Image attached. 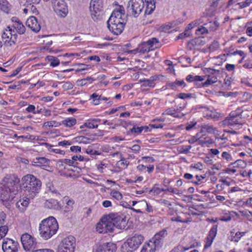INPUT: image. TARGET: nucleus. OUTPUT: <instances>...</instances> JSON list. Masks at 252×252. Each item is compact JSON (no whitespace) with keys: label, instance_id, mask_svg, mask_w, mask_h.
Listing matches in <instances>:
<instances>
[{"label":"nucleus","instance_id":"1","mask_svg":"<svg viewBox=\"0 0 252 252\" xmlns=\"http://www.w3.org/2000/svg\"><path fill=\"white\" fill-rule=\"evenodd\" d=\"M18 179L5 178L0 184V194L2 201H10L17 192Z\"/></svg>","mask_w":252,"mask_h":252},{"label":"nucleus","instance_id":"2","mask_svg":"<svg viewBox=\"0 0 252 252\" xmlns=\"http://www.w3.org/2000/svg\"><path fill=\"white\" fill-rule=\"evenodd\" d=\"M22 181L26 194L29 198H33L39 193L42 183L37 177L32 174H27L22 178Z\"/></svg>","mask_w":252,"mask_h":252},{"label":"nucleus","instance_id":"3","mask_svg":"<svg viewBox=\"0 0 252 252\" xmlns=\"http://www.w3.org/2000/svg\"><path fill=\"white\" fill-rule=\"evenodd\" d=\"M59 229L58 222L53 217L43 220L39 227L40 236L45 240H48L55 234Z\"/></svg>","mask_w":252,"mask_h":252},{"label":"nucleus","instance_id":"4","mask_svg":"<svg viewBox=\"0 0 252 252\" xmlns=\"http://www.w3.org/2000/svg\"><path fill=\"white\" fill-rule=\"evenodd\" d=\"M141 234H135L127 239L121 246L122 252H133L136 250L144 241Z\"/></svg>","mask_w":252,"mask_h":252},{"label":"nucleus","instance_id":"5","mask_svg":"<svg viewBox=\"0 0 252 252\" xmlns=\"http://www.w3.org/2000/svg\"><path fill=\"white\" fill-rule=\"evenodd\" d=\"M18 35L10 26L5 28L2 33L1 39L3 40L4 46L7 48L14 47L17 41Z\"/></svg>","mask_w":252,"mask_h":252},{"label":"nucleus","instance_id":"6","mask_svg":"<svg viewBox=\"0 0 252 252\" xmlns=\"http://www.w3.org/2000/svg\"><path fill=\"white\" fill-rule=\"evenodd\" d=\"M89 10L91 18L94 21H98L102 19L103 6L100 0H91Z\"/></svg>","mask_w":252,"mask_h":252},{"label":"nucleus","instance_id":"7","mask_svg":"<svg viewBox=\"0 0 252 252\" xmlns=\"http://www.w3.org/2000/svg\"><path fill=\"white\" fill-rule=\"evenodd\" d=\"M144 6L143 0H130L127 4V10L130 15L136 18L143 12Z\"/></svg>","mask_w":252,"mask_h":252},{"label":"nucleus","instance_id":"8","mask_svg":"<svg viewBox=\"0 0 252 252\" xmlns=\"http://www.w3.org/2000/svg\"><path fill=\"white\" fill-rule=\"evenodd\" d=\"M21 240L23 248L26 251H30L36 248V239L28 233L23 234L21 237Z\"/></svg>","mask_w":252,"mask_h":252},{"label":"nucleus","instance_id":"9","mask_svg":"<svg viewBox=\"0 0 252 252\" xmlns=\"http://www.w3.org/2000/svg\"><path fill=\"white\" fill-rule=\"evenodd\" d=\"M96 229L99 233H105L113 231V224L110 221V216L102 218L97 223Z\"/></svg>","mask_w":252,"mask_h":252},{"label":"nucleus","instance_id":"10","mask_svg":"<svg viewBox=\"0 0 252 252\" xmlns=\"http://www.w3.org/2000/svg\"><path fill=\"white\" fill-rule=\"evenodd\" d=\"M107 23L109 31L115 35L120 34L122 32L126 24V22L113 20V18H109Z\"/></svg>","mask_w":252,"mask_h":252},{"label":"nucleus","instance_id":"11","mask_svg":"<svg viewBox=\"0 0 252 252\" xmlns=\"http://www.w3.org/2000/svg\"><path fill=\"white\" fill-rule=\"evenodd\" d=\"M54 11L61 17H65L68 13V8L63 0H52Z\"/></svg>","mask_w":252,"mask_h":252},{"label":"nucleus","instance_id":"12","mask_svg":"<svg viewBox=\"0 0 252 252\" xmlns=\"http://www.w3.org/2000/svg\"><path fill=\"white\" fill-rule=\"evenodd\" d=\"M19 248L17 241L8 238L3 239L2 245L3 252H18Z\"/></svg>","mask_w":252,"mask_h":252},{"label":"nucleus","instance_id":"13","mask_svg":"<svg viewBox=\"0 0 252 252\" xmlns=\"http://www.w3.org/2000/svg\"><path fill=\"white\" fill-rule=\"evenodd\" d=\"M110 221L113 224V230L115 227L120 229H124L126 224V220L117 214L113 215L112 217H110Z\"/></svg>","mask_w":252,"mask_h":252},{"label":"nucleus","instance_id":"14","mask_svg":"<svg viewBox=\"0 0 252 252\" xmlns=\"http://www.w3.org/2000/svg\"><path fill=\"white\" fill-rule=\"evenodd\" d=\"M75 238L72 236H69L64 238L61 243L60 244V246L65 248L71 252H74L75 247Z\"/></svg>","mask_w":252,"mask_h":252},{"label":"nucleus","instance_id":"15","mask_svg":"<svg viewBox=\"0 0 252 252\" xmlns=\"http://www.w3.org/2000/svg\"><path fill=\"white\" fill-rule=\"evenodd\" d=\"M167 231L165 229L157 233L150 241L156 245L157 248L160 249L163 246L164 238L167 235Z\"/></svg>","mask_w":252,"mask_h":252},{"label":"nucleus","instance_id":"16","mask_svg":"<svg viewBox=\"0 0 252 252\" xmlns=\"http://www.w3.org/2000/svg\"><path fill=\"white\" fill-rule=\"evenodd\" d=\"M12 25L10 26L13 30L15 29L16 33L22 34L26 31V28L23 23L16 17L11 18Z\"/></svg>","mask_w":252,"mask_h":252},{"label":"nucleus","instance_id":"17","mask_svg":"<svg viewBox=\"0 0 252 252\" xmlns=\"http://www.w3.org/2000/svg\"><path fill=\"white\" fill-rule=\"evenodd\" d=\"M109 18H113V20L126 22L125 12L124 8L120 6L118 9L114 10Z\"/></svg>","mask_w":252,"mask_h":252},{"label":"nucleus","instance_id":"18","mask_svg":"<svg viewBox=\"0 0 252 252\" xmlns=\"http://www.w3.org/2000/svg\"><path fill=\"white\" fill-rule=\"evenodd\" d=\"M50 160L44 157H37L32 162V165L47 170V168L50 167Z\"/></svg>","mask_w":252,"mask_h":252},{"label":"nucleus","instance_id":"19","mask_svg":"<svg viewBox=\"0 0 252 252\" xmlns=\"http://www.w3.org/2000/svg\"><path fill=\"white\" fill-rule=\"evenodd\" d=\"M26 25L32 31L37 32L40 30V25L37 22L35 17L30 16L26 21Z\"/></svg>","mask_w":252,"mask_h":252},{"label":"nucleus","instance_id":"20","mask_svg":"<svg viewBox=\"0 0 252 252\" xmlns=\"http://www.w3.org/2000/svg\"><path fill=\"white\" fill-rule=\"evenodd\" d=\"M217 225H214L209 231V234L206 238V244L204 246L205 248L209 247L213 243L217 233Z\"/></svg>","mask_w":252,"mask_h":252},{"label":"nucleus","instance_id":"21","mask_svg":"<svg viewBox=\"0 0 252 252\" xmlns=\"http://www.w3.org/2000/svg\"><path fill=\"white\" fill-rule=\"evenodd\" d=\"M44 205L46 208L50 209L59 210L61 209V205L60 202L57 200L52 198L47 200Z\"/></svg>","mask_w":252,"mask_h":252},{"label":"nucleus","instance_id":"22","mask_svg":"<svg viewBox=\"0 0 252 252\" xmlns=\"http://www.w3.org/2000/svg\"><path fill=\"white\" fill-rule=\"evenodd\" d=\"M115 246L111 243H107L99 246L96 250V252H114Z\"/></svg>","mask_w":252,"mask_h":252},{"label":"nucleus","instance_id":"23","mask_svg":"<svg viewBox=\"0 0 252 252\" xmlns=\"http://www.w3.org/2000/svg\"><path fill=\"white\" fill-rule=\"evenodd\" d=\"M205 132L214 134L215 136H219L220 134V132L218 130L216 129L213 126L209 124L202 126L201 132L204 133Z\"/></svg>","mask_w":252,"mask_h":252},{"label":"nucleus","instance_id":"24","mask_svg":"<svg viewBox=\"0 0 252 252\" xmlns=\"http://www.w3.org/2000/svg\"><path fill=\"white\" fill-rule=\"evenodd\" d=\"M224 124L233 126L236 124V112L235 111H232L230 114L229 117L225 119L223 122Z\"/></svg>","mask_w":252,"mask_h":252},{"label":"nucleus","instance_id":"25","mask_svg":"<svg viewBox=\"0 0 252 252\" xmlns=\"http://www.w3.org/2000/svg\"><path fill=\"white\" fill-rule=\"evenodd\" d=\"M29 204V198L27 197H24L22 199H20L16 204V207L19 210L23 212L25 211L26 207H28Z\"/></svg>","mask_w":252,"mask_h":252},{"label":"nucleus","instance_id":"26","mask_svg":"<svg viewBox=\"0 0 252 252\" xmlns=\"http://www.w3.org/2000/svg\"><path fill=\"white\" fill-rule=\"evenodd\" d=\"M159 250L155 245L150 240L148 243L145 244L141 251V252H155L156 250Z\"/></svg>","mask_w":252,"mask_h":252},{"label":"nucleus","instance_id":"27","mask_svg":"<svg viewBox=\"0 0 252 252\" xmlns=\"http://www.w3.org/2000/svg\"><path fill=\"white\" fill-rule=\"evenodd\" d=\"M146 9L145 14H151L156 8L155 1L154 0H145Z\"/></svg>","mask_w":252,"mask_h":252},{"label":"nucleus","instance_id":"28","mask_svg":"<svg viewBox=\"0 0 252 252\" xmlns=\"http://www.w3.org/2000/svg\"><path fill=\"white\" fill-rule=\"evenodd\" d=\"M163 115H171L173 117L178 118H181L185 115L184 114L178 112L177 110L172 108H170L166 109L165 111L163 113Z\"/></svg>","mask_w":252,"mask_h":252},{"label":"nucleus","instance_id":"29","mask_svg":"<svg viewBox=\"0 0 252 252\" xmlns=\"http://www.w3.org/2000/svg\"><path fill=\"white\" fill-rule=\"evenodd\" d=\"M187 86L185 81L183 80H176L175 81L173 82H169L167 84V86L170 88L171 89L176 90L177 89L178 87L184 86V87Z\"/></svg>","mask_w":252,"mask_h":252},{"label":"nucleus","instance_id":"30","mask_svg":"<svg viewBox=\"0 0 252 252\" xmlns=\"http://www.w3.org/2000/svg\"><path fill=\"white\" fill-rule=\"evenodd\" d=\"M148 127L147 126H133L130 129V130L127 131L126 133L127 135H130L131 134H139L141 133V132L145 129V131H148Z\"/></svg>","mask_w":252,"mask_h":252},{"label":"nucleus","instance_id":"31","mask_svg":"<svg viewBox=\"0 0 252 252\" xmlns=\"http://www.w3.org/2000/svg\"><path fill=\"white\" fill-rule=\"evenodd\" d=\"M146 42L151 51L160 46L158 39L155 37L152 38Z\"/></svg>","mask_w":252,"mask_h":252},{"label":"nucleus","instance_id":"32","mask_svg":"<svg viewBox=\"0 0 252 252\" xmlns=\"http://www.w3.org/2000/svg\"><path fill=\"white\" fill-rule=\"evenodd\" d=\"M239 191L238 195L240 196V198L239 199V201H237V205L242 206L244 204L246 203V201H243L242 200L244 199V198L245 196H248V191H246L241 190V189L238 190L237 189V191Z\"/></svg>","mask_w":252,"mask_h":252},{"label":"nucleus","instance_id":"33","mask_svg":"<svg viewBox=\"0 0 252 252\" xmlns=\"http://www.w3.org/2000/svg\"><path fill=\"white\" fill-rule=\"evenodd\" d=\"M129 162L128 160L123 157L122 155H120V160L116 163V166L119 168H126Z\"/></svg>","mask_w":252,"mask_h":252},{"label":"nucleus","instance_id":"34","mask_svg":"<svg viewBox=\"0 0 252 252\" xmlns=\"http://www.w3.org/2000/svg\"><path fill=\"white\" fill-rule=\"evenodd\" d=\"M138 50H139V52L141 53L149 52L151 51L146 41H144L141 43L138 46Z\"/></svg>","mask_w":252,"mask_h":252},{"label":"nucleus","instance_id":"35","mask_svg":"<svg viewBox=\"0 0 252 252\" xmlns=\"http://www.w3.org/2000/svg\"><path fill=\"white\" fill-rule=\"evenodd\" d=\"M76 123V119L71 117L68 118L62 121V124L66 127H70Z\"/></svg>","mask_w":252,"mask_h":252},{"label":"nucleus","instance_id":"36","mask_svg":"<svg viewBox=\"0 0 252 252\" xmlns=\"http://www.w3.org/2000/svg\"><path fill=\"white\" fill-rule=\"evenodd\" d=\"M208 77L206 81L203 83V86L204 87H208L209 85H211L217 81V78L214 75H208Z\"/></svg>","mask_w":252,"mask_h":252},{"label":"nucleus","instance_id":"37","mask_svg":"<svg viewBox=\"0 0 252 252\" xmlns=\"http://www.w3.org/2000/svg\"><path fill=\"white\" fill-rule=\"evenodd\" d=\"M0 8L4 12L8 13L10 9V5L6 0H0Z\"/></svg>","mask_w":252,"mask_h":252},{"label":"nucleus","instance_id":"38","mask_svg":"<svg viewBox=\"0 0 252 252\" xmlns=\"http://www.w3.org/2000/svg\"><path fill=\"white\" fill-rule=\"evenodd\" d=\"M47 59L50 62V65L53 67L58 66L60 64L59 60L55 57L48 56L47 57Z\"/></svg>","mask_w":252,"mask_h":252},{"label":"nucleus","instance_id":"39","mask_svg":"<svg viewBox=\"0 0 252 252\" xmlns=\"http://www.w3.org/2000/svg\"><path fill=\"white\" fill-rule=\"evenodd\" d=\"M139 203V206L140 207H146V210L148 213L153 212V209L151 205L148 204L145 200H142Z\"/></svg>","mask_w":252,"mask_h":252},{"label":"nucleus","instance_id":"40","mask_svg":"<svg viewBox=\"0 0 252 252\" xmlns=\"http://www.w3.org/2000/svg\"><path fill=\"white\" fill-rule=\"evenodd\" d=\"M75 141L80 143H83L84 144H88L91 143L92 141L90 138H87L84 136H77L74 138Z\"/></svg>","mask_w":252,"mask_h":252},{"label":"nucleus","instance_id":"41","mask_svg":"<svg viewBox=\"0 0 252 252\" xmlns=\"http://www.w3.org/2000/svg\"><path fill=\"white\" fill-rule=\"evenodd\" d=\"M8 231V227L7 225H3L0 227V240L3 238Z\"/></svg>","mask_w":252,"mask_h":252},{"label":"nucleus","instance_id":"42","mask_svg":"<svg viewBox=\"0 0 252 252\" xmlns=\"http://www.w3.org/2000/svg\"><path fill=\"white\" fill-rule=\"evenodd\" d=\"M91 98L93 99V104L95 105L99 104L100 102V96L96 93H94L91 95Z\"/></svg>","mask_w":252,"mask_h":252},{"label":"nucleus","instance_id":"43","mask_svg":"<svg viewBox=\"0 0 252 252\" xmlns=\"http://www.w3.org/2000/svg\"><path fill=\"white\" fill-rule=\"evenodd\" d=\"M233 214L229 213V214H226L225 216H222L221 218V220L228 221L233 219L234 220H235V216L233 215V214H236V213L234 212H232Z\"/></svg>","mask_w":252,"mask_h":252},{"label":"nucleus","instance_id":"44","mask_svg":"<svg viewBox=\"0 0 252 252\" xmlns=\"http://www.w3.org/2000/svg\"><path fill=\"white\" fill-rule=\"evenodd\" d=\"M111 195L116 199L120 200L122 198V194L118 191L113 190L111 192Z\"/></svg>","mask_w":252,"mask_h":252},{"label":"nucleus","instance_id":"45","mask_svg":"<svg viewBox=\"0 0 252 252\" xmlns=\"http://www.w3.org/2000/svg\"><path fill=\"white\" fill-rule=\"evenodd\" d=\"M208 31L207 29V28L203 26L198 27V29L196 30V33L198 35L206 33H208Z\"/></svg>","mask_w":252,"mask_h":252},{"label":"nucleus","instance_id":"46","mask_svg":"<svg viewBox=\"0 0 252 252\" xmlns=\"http://www.w3.org/2000/svg\"><path fill=\"white\" fill-rule=\"evenodd\" d=\"M252 172L251 170L247 172L246 170H237V176L240 174L242 177H249Z\"/></svg>","mask_w":252,"mask_h":252},{"label":"nucleus","instance_id":"47","mask_svg":"<svg viewBox=\"0 0 252 252\" xmlns=\"http://www.w3.org/2000/svg\"><path fill=\"white\" fill-rule=\"evenodd\" d=\"M149 192L154 195H158L161 193L160 188L158 187L157 186L155 185Z\"/></svg>","mask_w":252,"mask_h":252},{"label":"nucleus","instance_id":"48","mask_svg":"<svg viewBox=\"0 0 252 252\" xmlns=\"http://www.w3.org/2000/svg\"><path fill=\"white\" fill-rule=\"evenodd\" d=\"M6 214L3 212H0V227L5 225Z\"/></svg>","mask_w":252,"mask_h":252},{"label":"nucleus","instance_id":"49","mask_svg":"<svg viewBox=\"0 0 252 252\" xmlns=\"http://www.w3.org/2000/svg\"><path fill=\"white\" fill-rule=\"evenodd\" d=\"M193 95V94H186L181 93L178 94V97L181 99H185L192 97Z\"/></svg>","mask_w":252,"mask_h":252},{"label":"nucleus","instance_id":"50","mask_svg":"<svg viewBox=\"0 0 252 252\" xmlns=\"http://www.w3.org/2000/svg\"><path fill=\"white\" fill-rule=\"evenodd\" d=\"M84 126L89 128H97L98 127V125L94 124L92 120L90 122L85 123Z\"/></svg>","mask_w":252,"mask_h":252},{"label":"nucleus","instance_id":"51","mask_svg":"<svg viewBox=\"0 0 252 252\" xmlns=\"http://www.w3.org/2000/svg\"><path fill=\"white\" fill-rule=\"evenodd\" d=\"M203 72L206 74H208V75H214L216 72H218V71L210 68H205L203 69Z\"/></svg>","mask_w":252,"mask_h":252},{"label":"nucleus","instance_id":"52","mask_svg":"<svg viewBox=\"0 0 252 252\" xmlns=\"http://www.w3.org/2000/svg\"><path fill=\"white\" fill-rule=\"evenodd\" d=\"M73 87V85L70 82H66L63 85V88L65 90H68L72 89Z\"/></svg>","mask_w":252,"mask_h":252},{"label":"nucleus","instance_id":"53","mask_svg":"<svg viewBox=\"0 0 252 252\" xmlns=\"http://www.w3.org/2000/svg\"><path fill=\"white\" fill-rule=\"evenodd\" d=\"M141 160L146 163H153L155 161L154 158L151 157H143Z\"/></svg>","mask_w":252,"mask_h":252},{"label":"nucleus","instance_id":"54","mask_svg":"<svg viewBox=\"0 0 252 252\" xmlns=\"http://www.w3.org/2000/svg\"><path fill=\"white\" fill-rule=\"evenodd\" d=\"M166 190H167V191L169 192L173 193L176 194H180L181 193V192H180V190L178 189L173 188L171 187H168L167 189H166Z\"/></svg>","mask_w":252,"mask_h":252},{"label":"nucleus","instance_id":"55","mask_svg":"<svg viewBox=\"0 0 252 252\" xmlns=\"http://www.w3.org/2000/svg\"><path fill=\"white\" fill-rule=\"evenodd\" d=\"M59 126L58 123L54 121L47 122L44 124V126H48L49 127H53L54 126Z\"/></svg>","mask_w":252,"mask_h":252},{"label":"nucleus","instance_id":"56","mask_svg":"<svg viewBox=\"0 0 252 252\" xmlns=\"http://www.w3.org/2000/svg\"><path fill=\"white\" fill-rule=\"evenodd\" d=\"M220 115H221V114L220 113H219L215 111H214V112L212 111L210 115V117L211 118H212V119L218 120L220 117V116H221Z\"/></svg>","mask_w":252,"mask_h":252},{"label":"nucleus","instance_id":"57","mask_svg":"<svg viewBox=\"0 0 252 252\" xmlns=\"http://www.w3.org/2000/svg\"><path fill=\"white\" fill-rule=\"evenodd\" d=\"M143 85L144 86L154 87L155 86V83H153L151 79L149 78V79L145 80L143 81Z\"/></svg>","mask_w":252,"mask_h":252},{"label":"nucleus","instance_id":"58","mask_svg":"<svg viewBox=\"0 0 252 252\" xmlns=\"http://www.w3.org/2000/svg\"><path fill=\"white\" fill-rule=\"evenodd\" d=\"M236 236V233L235 232V229H233L230 232V234H229L228 239L232 241H236V239L235 238Z\"/></svg>","mask_w":252,"mask_h":252},{"label":"nucleus","instance_id":"59","mask_svg":"<svg viewBox=\"0 0 252 252\" xmlns=\"http://www.w3.org/2000/svg\"><path fill=\"white\" fill-rule=\"evenodd\" d=\"M252 0H246L244 2L237 3V4L240 5L241 8H242L249 6Z\"/></svg>","mask_w":252,"mask_h":252},{"label":"nucleus","instance_id":"60","mask_svg":"<svg viewBox=\"0 0 252 252\" xmlns=\"http://www.w3.org/2000/svg\"><path fill=\"white\" fill-rule=\"evenodd\" d=\"M247 163L245 161L241 159H237V168H243L246 166Z\"/></svg>","mask_w":252,"mask_h":252},{"label":"nucleus","instance_id":"61","mask_svg":"<svg viewBox=\"0 0 252 252\" xmlns=\"http://www.w3.org/2000/svg\"><path fill=\"white\" fill-rule=\"evenodd\" d=\"M220 46V44L219 42L217 41H214L210 46V49L215 50L216 49L218 48Z\"/></svg>","mask_w":252,"mask_h":252},{"label":"nucleus","instance_id":"62","mask_svg":"<svg viewBox=\"0 0 252 252\" xmlns=\"http://www.w3.org/2000/svg\"><path fill=\"white\" fill-rule=\"evenodd\" d=\"M190 35V33L189 32L186 30L185 32H184L180 33L177 37V39H183L185 38V37H188Z\"/></svg>","mask_w":252,"mask_h":252},{"label":"nucleus","instance_id":"63","mask_svg":"<svg viewBox=\"0 0 252 252\" xmlns=\"http://www.w3.org/2000/svg\"><path fill=\"white\" fill-rule=\"evenodd\" d=\"M190 167V168L199 169L200 170H201L203 169V165L200 162H198L197 163L195 164H192Z\"/></svg>","mask_w":252,"mask_h":252},{"label":"nucleus","instance_id":"64","mask_svg":"<svg viewBox=\"0 0 252 252\" xmlns=\"http://www.w3.org/2000/svg\"><path fill=\"white\" fill-rule=\"evenodd\" d=\"M249 23H247L245 27L247 28L246 33L250 36H252V26H248Z\"/></svg>","mask_w":252,"mask_h":252}]
</instances>
